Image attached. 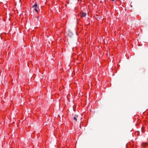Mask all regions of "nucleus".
<instances>
[{"label": "nucleus", "mask_w": 148, "mask_h": 148, "mask_svg": "<svg viewBox=\"0 0 148 148\" xmlns=\"http://www.w3.org/2000/svg\"><path fill=\"white\" fill-rule=\"evenodd\" d=\"M78 116L77 115H75L73 117V119L75 121H76L77 120V118H78Z\"/></svg>", "instance_id": "1"}, {"label": "nucleus", "mask_w": 148, "mask_h": 148, "mask_svg": "<svg viewBox=\"0 0 148 148\" xmlns=\"http://www.w3.org/2000/svg\"><path fill=\"white\" fill-rule=\"evenodd\" d=\"M112 1H115V0H112Z\"/></svg>", "instance_id": "8"}, {"label": "nucleus", "mask_w": 148, "mask_h": 148, "mask_svg": "<svg viewBox=\"0 0 148 148\" xmlns=\"http://www.w3.org/2000/svg\"><path fill=\"white\" fill-rule=\"evenodd\" d=\"M68 35L70 36V37H71L72 35H73V34L71 32L69 31L68 32Z\"/></svg>", "instance_id": "2"}, {"label": "nucleus", "mask_w": 148, "mask_h": 148, "mask_svg": "<svg viewBox=\"0 0 148 148\" xmlns=\"http://www.w3.org/2000/svg\"><path fill=\"white\" fill-rule=\"evenodd\" d=\"M142 146H143L144 147H145V144H143L142 145Z\"/></svg>", "instance_id": "6"}, {"label": "nucleus", "mask_w": 148, "mask_h": 148, "mask_svg": "<svg viewBox=\"0 0 148 148\" xmlns=\"http://www.w3.org/2000/svg\"><path fill=\"white\" fill-rule=\"evenodd\" d=\"M37 4L36 3H35L32 6L33 8H37Z\"/></svg>", "instance_id": "3"}, {"label": "nucleus", "mask_w": 148, "mask_h": 148, "mask_svg": "<svg viewBox=\"0 0 148 148\" xmlns=\"http://www.w3.org/2000/svg\"><path fill=\"white\" fill-rule=\"evenodd\" d=\"M79 127H80V128H81V125H79Z\"/></svg>", "instance_id": "7"}, {"label": "nucleus", "mask_w": 148, "mask_h": 148, "mask_svg": "<svg viewBox=\"0 0 148 148\" xmlns=\"http://www.w3.org/2000/svg\"><path fill=\"white\" fill-rule=\"evenodd\" d=\"M37 8H35L34 9V10L36 12H38V10L37 9Z\"/></svg>", "instance_id": "5"}, {"label": "nucleus", "mask_w": 148, "mask_h": 148, "mask_svg": "<svg viewBox=\"0 0 148 148\" xmlns=\"http://www.w3.org/2000/svg\"><path fill=\"white\" fill-rule=\"evenodd\" d=\"M86 14L85 12H82V17H85L86 16Z\"/></svg>", "instance_id": "4"}]
</instances>
